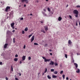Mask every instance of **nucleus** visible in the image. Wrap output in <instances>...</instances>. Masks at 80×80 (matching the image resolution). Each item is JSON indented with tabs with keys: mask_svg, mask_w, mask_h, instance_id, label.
Instances as JSON below:
<instances>
[{
	"mask_svg": "<svg viewBox=\"0 0 80 80\" xmlns=\"http://www.w3.org/2000/svg\"><path fill=\"white\" fill-rule=\"evenodd\" d=\"M73 13H74L75 15V17H76V18H78V11L77 10H74L73 11Z\"/></svg>",
	"mask_w": 80,
	"mask_h": 80,
	"instance_id": "nucleus-1",
	"label": "nucleus"
},
{
	"mask_svg": "<svg viewBox=\"0 0 80 80\" xmlns=\"http://www.w3.org/2000/svg\"><path fill=\"white\" fill-rule=\"evenodd\" d=\"M42 58L44 60V62H50V61L51 60V59H46V58H45V57H42Z\"/></svg>",
	"mask_w": 80,
	"mask_h": 80,
	"instance_id": "nucleus-2",
	"label": "nucleus"
},
{
	"mask_svg": "<svg viewBox=\"0 0 80 80\" xmlns=\"http://www.w3.org/2000/svg\"><path fill=\"white\" fill-rule=\"evenodd\" d=\"M8 9H10V7L9 6H7L6 7V10H5V11L6 12H8Z\"/></svg>",
	"mask_w": 80,
	"mask_h": 80,
	"instance_id": "nucleus-3",
	"label": "nucleus"
},
{
	"mask_svg": "<svg viewBox=\"0 0 80 80\" xmlns=\"http://www.w3.org/2000/svg\"><path fill=\"white\" fill-rule=\"evenodd\" d=\"M34 38H35V36H33L31 38V42H32L34 40Z\"/></svg>",
	"mask_w": 80,
	"mask_h": 80,
	"instance_id": "nucleus-4",
	"label": "nucleus"
},
{
	"mask_svg": "<svg viewBox=\"0 0 80 80\" xmlns=\"http://www.w3.org/2000/svg\"><path fill=\"white\" fill-rule=\"evenodd\" d=\"M49 65H54V62L51 61V62L49 63Z\"/></svg>",
	"mask_w": 80,
	"mask_h": 80,
	"instance_id": "nucleus-5",
	"label": "nucleus"
},
{
	"mask_svg": "<svg viewBox=\"0 0 80 80\" xmlns=\"http://www.w3.org/2000/svg\"><path fill=\"white\" fill-rule=\"evenodd\" d=\"M23 2H26V3H28V0H22V2H23Z\"/></svg>",
	"mask_w": 80,
	"mask_h": 80,
	"instance_id": "nucleus-6",
	"label": "nucleus"
},
{
	"mask_svg": "<svg viewBox=\"0 0 80 80\" xmlns=\"http://www.w3.org/2000/svg\"><path fill=\"white\" fill-rule=\"evenodd\" d=\"M8 46V44L7 43L5 44L4 46V48H6Z\"/></svg>",
	"mask_w": 80,
	"mask_h": 80,
	"instance_id": "nucleus-7",
	"label": "nucleus"
},
{
	"mask_svg": "<svg viewBox=\"0 0 80 80\" xmlns=\"http://www.w3.org/2000/svg\"><path fill=\"white\" fill-rule=\"evenodd\" d=\"M44 28L46 31H47V30H48V27L47 26L44 27Z\"/></svg>",
	"mask_w": 80,
	"mask_h": 80,
	"instance_id": "nucleus-8",
	"label": "nucleus"
},
{
	"mask_svg": "<svg viewBox=\"0 0 80 80\" xmlns=\"http://www.w3.org/2000/svg\"><path fill=\"white\" fill-rule=\"evenodd\" d=\"M68 44H69V45H71L72 43V41L70 40H69L68 41Z\"/></svg>",
	"mask_w": 80,
	"mask_h": 80,
	"instance_id": "nucleus-9",
	"label": "nucleus"
},
{
	"mask_svg": "<svg viewBox=\"0 0 80 80\" xmlns=\"http://www.w3.org/2000/svg\"><path fill=\"white\" fill-rule=\"evenodd\" d=\"M62 19V17H59L58 18V21H61Z\"/></svg>",
	"mask_w": 80,
	"mask_h": 80,
	"instance_id": "nucleus-10",
	"label": "nucleus"
},
{
	"mask_svg": "<svg viewBox=\"0 0 80 80\" xmlns=\"http://www.w3.org/2000/svg\"><path fill=\"white\" fill-rule=\"evenodd\" d=\"M15 25V23L13 22L11 24V27H13Z\"/></svg>",
	"mask_w": 80,
	"mask_h": 80,
	"instance_id": "nucleus-11",
	"label": "nucleus"
},
{
	"mask_svg": "<svg viewBox=\"0 0 80 80\" xmlns=\"http://www.w3.org/2000/svg\"><path fill=\"white\" fill-rule=\"evenodd\" d=\"M52 78H57V76H56L54 75H53L52 76Z\"/></svg>",
	"mask_w": 80,
	"mask_h": 80,
	"instance_id": "nucleus-12",
	"label": "nucleus"
},
{
	"mask_svg": "<svg viewBox=\"0 0 80 80\" xmlns=\"http://www.w3.org/2000/svg\"><path fill=\"white\" fill-rule=\"evenodd\" d=\"M74 65L76 66V67L77 68L78 67V64L77 63H74Z\"/></svg>",
	"mask_w": 80,
	"mask_h": 80,
	"instance_id": "nucleus-13",
	"label": "nucleus"
},
{
	"mask_svg": "<svg viewBox=\"0 0 80 80\" xmlns=\"http://www.w3.org/2000/svg\"><path fill=\"white\" fill-rule=\"evenodd\" d=\"M23 60H25V56H23L22 58Z\"/></svg>",
	"mask_w": 80,
	"mask_h": 80,
	"instance_id": "nucleus-14",
	"label": "nucleus"
},
{
	"mask_svg": "<svg viewBox=\"0 0 80 80\" xmlns=\"http://www.w3.org/2000/svg\"><path fill=\"white\" fill-rule=\"evenodd\" d=\"M47 77L48 79H51L52 78L49 75L47 76Z\"/></svg>",
	"mask_w": 80,
	"mask_h": 80,
	"instance_id": "nucleus-15",
	"label": "nucleus"
},
{
	"mask_svg": "<svg viewBox=\"0 0 80 80\" xmlns=\"http://www.w3.org/2000/svg\"><path fill=\"white\" fill-rule=\"evenodd\" d=\"M24 31L26 32H27L28 31V28L27 27L26 28L24 29Z\"/></svg>",
	"mask_w": 80,
	"mask_h": 80,
	"instance_id": "nucleus-16",
	"label": "nucleus"
},
{
	"mask_svg": "<svg viewBox=\"0 0 80 80\" xmlns=\"http://www.w3.org/2000/svg\"><path fill=\"white\" fill-rule=\"evenodd\" d=\"M41 32H43V33H45V31H44V30H41Z\"/></svg>",
	"mask_w": 80,
	"mask_h": 80,
	"instance_id": "nucleus-17",
	"label": "nucleus"
},
{
	"mask_svg": "<svg viewBox=\"0 0 80 80\" xmlns=\"http://www.w3.org/2000/svg\"><path fill=\"white\" fill-rule=\"evenodd\" d=\"M80 72V69H78V71H76V72H77V73H79Z\"/></svg>",
	"mask_w": 80,
	"mask_h": 80,
	"instance_id": "nucleus-18",
	"label": "nucleus"
},
{
	"mask_svg": "<svg viewBox=\"0 0 80 80\" xmlns=\"http://www.w3.org/2000/svg\"><path fill=\"white\" fill-rule=\"evenodd\" d=\"M14 61L15 62H16L17 61H18V59L17 58H15L14 59Z\"/></svg>",
	"mask_w": 80,
	"mask_h": 80,
	"instance_id": "nucleus-19",
	"label": "nucleus"
},
{
	"mask_svg": "<svg viewBox=\"0 0 80 80\" xmlns=\"http://www.w3.org/2000/svg\"><path fill=\"white\" fill-rule=\"evenodd\" d=\"M34 45H38V44L36 42L34 43Z\"/></svg>",
	"mask_w": 80,
	"mask_h": 80,
	"instance_id": "nucleus-20",
	"label": "nucleus"
},
{
	"mask_svg": "<svg viewBox=\"0 0 80 80\" xmlns=\"http://www.w3.org/2000/svg\"><path fill=\"white\" fill-rule=\"evenodd\" d=\"M54 64L55 66H57L58 65V63H57L55 62Z\"/></svg>",
	"mask_w": 80,
	"mask_h": 80,
	"instance_id": "nucleus-21",
	"label": "nucleus"
},
{
	"mask_svg": "<svg viewBox=\"0 0 80 80\" xmlns=\"http://www.w3.org/2000/svg\"><path fill=\"white\" fill-rule=\"evenodd\" d=\"M11 33L10 31H8L7 32V34H9V33Z\"/></svg>",
	"mask_w": 80,
	"mask_h": 80,
	"instance_id": "nucleus-22",
	"label": "nucleus"
},
{
	"mask_svg": "<svg viewBox=\"0 0 80 80\" xmlns=\"http://www.w3.org/2000/svg\"><path fill=\"white\" fill-rule=\"evenodd\" d=\"M47 68H45V70L44 71V73H47Z\"/></svg>",
	"mask_w": 80,
	"mask_h": 80,
	"instance_id": "nucleus-23",
	"label": "nucleus"
},
{
	"mask_svg": "<svg viewBox=\"0 0 80 80\" xmlns=\"http://www.w3.org/2000/svg\"><path fill=\"white\" fill-rule=\"evenodd\" d=\"M42 14L43 15H45V16H47V14H45V13L44 12H43Z\"/></svg>",
	"mask_w": 80,
	"mask_h": 80,
	"instance_id": "nucleus-24",
	"label": "nucleus"
},
{
	"mask_svg": "<svg viewBox=\"0 0 80 80\" xmlns=\"http://www.w3.org/2000/svg\"><path fill=\"white\" fill-rule=\"evenodd\" d=\"M54 70L53 69H51V71L52 72H54Z\"/></svg>",
	"mask_w": 80,
	"mask_h": 80,
	"instance_id": "nucleus-25",
	"label": "nucleus"
},
{
	"mask_svg": "<svg viewBox=\"0 0 80 80\" xmlns=\"http://www.w3.org/2000/svg\"><path fill=\"white\" fill-rule=\"evenodd\" d=\"M54 74H57V73H58V72H57V71H55L54 72Z\"/></svg>",
	"mask_w": 80,
	"mask_h": 80,
	"instance_id": "nucleus-26",
	"label": "nucleus"
},
{
	"mask_svg": "<svg viewBox=\"0 0 80 80\" xmlns=\"http://www.w3.org/2000/svg\"><path fill=\"white\" fill-rule=\"evenodd\" d=\"M69 18H70V19H72V16L69 15Z\"/></svg>",
	"mask_w": 80,
	"mask_h": 80,
	"instance_id": "nucleus-27",
	"label": "nucleus"
},
{
	"mask_svg": "<svg viewBox=\"0 0 80 80\" xmlns=\"http://www.w3.org/2000/svg\"><path fill=\"white\" fill-rule=\"evenodd\" d=\"M28 59L29 60H31V57H28Z\"/></svg>",
	"mask_w": 80,
	"mask_h": 80,
	"instance_id": "nucleus-28",
	"label": "nucleus"
},
{
	"mask_svg": "<svg viewBox=\"0 0 80 80\" xmlns=\"http://www.w3.org/2000/svg\"><path fill=\"white\" fill-rule=\"evenodd\" d=\"M32 34H30V35H29V36H28L29 38H30V37H32Z\"/></svg>",
	"mask_w": 80,
	"mask_h": 80,
	"instance_id": "nucleus-29",
	"label": "nucleus"
},
{
	"mask_svg": "<svg viewBox=\"0 0 80 80\" xmlns=\"http://www.w3.org/2000/svg\"><path fill=\"white\" fill-rule=\"evenodd\" d=\"M63 71H61L60 74H62V73H63Z\"/></svg>",
	"mask_w": 80,
	"mask_h": 80,
	"instance_id": "nucleus-30",
	"label": "nucleus"
},
{
	"mask_svg": "<svg viewBox=\"0 0 80 80\" xmlns=\"http://www.w3.org/2000/svg\"><path fill=\"white\" fill-rule=\"evenodd\" d=\"M62 77H63V79H65V75H62Z\"/></svg>",
	"mask_w": 80,
	"mask_h": 80,
	"instance_id": "nucleus-31",
	"label": "nucleus"
},
{
	"mask_svg": "<svg viewBox=\"0 0 80 80\" xmlns=\"http://www.w3.org/2000/svg\"><path fill=\"white\" fill-rule=\"evenodd\" d=\"M47 10H48L49 12H50V8H47Z\"/></svg>",
	"mask_w": 80,
	"mask_h": 80,
	"instance_id": "nucleus-32",
	"label": "nucleus"
},
{
	"mask_svg": "<svg viewBox=\"0 0 80 80\" xmlns=\"http://www.w3.org/2000/svg\"><path fill=\"white\" fill-rule=\"evenodd\" d=\"M65 55L66 58H67V54H65Z\"/></svg>",
	"mask_w": 80,
	"mask_h": 80,
	"instance_id": "nucleus-33",
	"label": "nucleus"
},
{
	"mask_svg": "<svg viewBox=\"0 0 80 80\" xmlns=\"http://www.w3.org/2000/svg\"><path fill=\"white\" fill-rule=\"evenodd\" d=\"M77 8H80V5H78L76 6Z\"/></svg>",
	"mask_w": 80,
	"mask_h": 80,
	"instance_id": "nucleus-34",
	"label": "nucleus"
},
{
	"mask_svg": "<svg viewBox=\"0 0 80 80\" xmlns=\"http://www.w3.org/2000/svg\"><path fill=\"white\" fill-rule=\"evenodd\" d=\"M11 71L13 72V67L12 66H11Z\"/></svg>",
	"mask_w": 80,
	"mask_h": 80,
	"instance_id": "nucleus-35",
	"label": "nucleus"
},
{
	"mask_svg": "<svg viewBox=\"0 0 80 80\" xmlns=\"http://www.w3.org/2000/svg\"><path fill=\"white\" fill-rule=\"evenodd\" d=\"M13 43H15V38H13Z\"/></svg>",
	"mask_w": 80,
	"mask_h": 80,
	"instance_id": "nucleus-36",
	"label": "nucleus"
},
{
	"mask_svg": "<svg viewBox=\"0 0 80 80\" xmlns=\"http://www.w3.org/2000/svg\"><path fill=\"white\" fill-rule=\"evenodd\" d=\"M20 20H23V18H20Z\"/></svg>",
	"mask_w": 80,
	"mask_h": 80,
	"instance_id": "nucleus-37",
	"label": "nucleus"
},
{
	"mask_svg": "<svg viewBox=\"0 0 80 80\" xmlns=\"http://www.w3.org/2000/svg\"><path fill=\"white\" fill-rule=\"evenodd\" d=\"M22 34H24L25 33V31H22Z\"/></svg>",
	"mask_w": 80,
	"mask_h": 80,
	"instance_id": "nucleus-38",
	"label": "nucleus"
},
{
	"mask_svg": "<svg viewBox=\"0 0 80 80\" xmlns=\"http://www.w3.org/2000/svg\"><path fill=\"white\" fill-rule=\"evenodd\" d=\"M15 57H18V55L16 54L15 55Z\"/></svg>",
	"mask_w": 80,
	"mask_h": 80,
	"instance_id": "nucleus-39",
	"label": "nucleus"
},
{
	"mask_svg": "<svg viewBox=\"0 0 80 80\" xmlns=\"http://www.w3.org/2000/svg\"><path fill=\"white\" fill-rule=\"evenodd\" d=\"M78 22H77V21L76 23V26H78Z\"/></svg>",
	"mask_w": 80,
	"mask_h": 80,
	"instance_id": "nucleus-40",
	"label": "nucleus"
},
{
	"mask_svg": "<svg viewBox=\"0 0 80 80\" xmlns=\"http://www.w3.org/2000/svg\"><path fill=\"white\" fill-rule=\"evenodd\" d=\"M25 47H26V46H25V45H24L23 47L24 49H25Z\"/></svg>",
	"mask_w": 80,
	"mask_h": 80,
	"instance_id": "nucleus-41",
	"label": "nucleus"
},
{
	"mask_svg": "<svg viewBox=\"0 0 80 80\" xmlns=\"http://www.w3.org/2000/svg\"><path fill=\"white\" fill-rule=\"evenodd\" d=\"M48 45V44H46L44 46H45V47H47Z\"/></svg>",
	"mask_w": 80,
	"mask_h": 80,
	"instance_id": "nucleus-42",
	"label": "nucleus"
},
{
	"mask_svg": "<svg viewBox=\"0 0 80 80\" xmlns=\"http://www.w3.org/2000/svg\"><path fill=\"white\" fill-rule=\"evenodd\" d=\"M36 2H37V3H38V0H36Z\"/></svg>",
	"mask_w": 80,
	"mask_h": 80,
	"instance_id": "nucleus-43",
	"label": "nucleus"
},
{
	"mask_svg": "<svg viewBox=\"0 0 80 80\" xmlns=\"http://www.w3.org/2000/svg\"><path fill=\"white\" fill-rule=\"evenodd\" d=\"M15 79L16 80H18V79L17 78H15Z\"/></svg>",
	"mask_w": 80,
	"mask_h": 80,
	"instance_id": "nucleus-44",
	"label": "nucleus"
},
{
	"mask_svg": "<svg viewBox=\"0 0 80 80\" xmlns=\"http://www.w3.org/2000/svg\"><path fill=\"white\" fill-rule=\"evenodd\" d=\"M12 27V29H14V28H15V27L14 26H12V27Z\"/></svg>",
	"mask_w": 80,
	"mask_h": 80,
	"instance_id": "nucleus-45",
	"label": "nucleus"
},
{
	"mask_svg": "<svg viewBox=\"0 0 80 80\" xmlns=\"http://www.w3.org/2000/svg\"><path fill=\"white\" fill-rule=\"evenodd\" d=\"M44 74H45V72H44L42 73V75H44Z\"/></svg>",
	"mask_w": 80,
	"mask_h": 80,
	"instance_id": "nucleus-46",
	"label": "nucleus"
},
{
	"mask_svg": "<svg viewBox=\"0 0 80 80\" xmlns=\"http://www.w3.org/2000/svg\"><path fill=\"white\" fill-rule=\"evenodd\" d=\"M0 65H2V62H0Z\"/></svg>",
	"mask_w": 80,
	"mask_h": 80,
	"instance_id": "nucleus-47",
	"label": "nucleus"
},
{
	"mask_svg": "<svg viewBox=\"0 0 80 80\" xmlns=\"http://www.w3.org/2000/svg\"><path fill=\"white\" fill-rule=\"evenodd\" d=\"M6 80H8V78H6Z\"/></svg>",
	"mask_w": 80,
	"mask_h": 80,
	"instance_id": "nucleus-48",
	"label": "nucleus"
},
{
	"mask_svg": "<svg viewBox=\"0 0 80 80\" xmlns=\"http://www.w3.org/2000/svg\"><path fill=\"white\" fill-rule=\"evenodd\" d=\"M40 22L41 23H43V21H40Z\"/></svg>",
	"mask_w": 80,
	"mask_h": 80,
	"instance_id": "nucleus-49",
	"label": "nucleus"
},
{
	"mask_svg": "<svg viewBox=\"0 0 80 80\" xmlns=\"http://www.w3.org/2000/svg\"><path fill=\"white\" fill-rule=\"evenodd\" d=\"M24 7H26V4H24Z\"/></svg>",
	"mask_w": 80,
	"mask_h": 80,
	"instance_id": "nucleus-50",
	"label": "nucleus"
},
{
	"mask_svg": "<svg viewBox=\"0 0 80 80\" xmlns=\"http://www.w3.org/2000/svg\"><path fill=\"white\" fill-rule=\"evenodd\" d=\"M22 63V61H20V64H21V63Z\"/></svg>",
	"mask_w": 80,
	"mask_h": 80,
	"instance_id": "nucleus-51",
	"label": "nucleus"
},
{
	"mask_svg": "<svg viewBox=\"0 0 80 80\" xmlns=\"http://www.w3.org/2000/svg\"><path fill=\"white\" fill-rule=\"evenodd\" d=\"M12 32H15V30H13V31H12Z\"/></svg>",
	"mask_w": 80,
	"mask_h": 80,
	"instance_id": "nucleus-52",
	"label": "nucleus"
},
{
	"mask_svg": "<svg viewBox=\"0 0 80 80\" xmlns=\"http://www.w3.org/2000/svg\"><path fill=\"white\" fill-rule=\"evenodd\" d=\"M66 80H68V77L66 78Z\"/></svg>",
	"mask_w": 80,
	"mask_h": 80,
	"instance_id": "nucleus-53",
	"label": "nucleus"
},
{
	"mask_svg": "<svg viewBox=\"0 0 80 80\" xmlns=\"http://www.w3.org/2000/svg\"><path fill=\"white\" fill-rule=\"evenodd\" d=\"M50 55H52V53H50Z\"/></svg>",
	"mask_w": 80,
	"mask_h": 80,
	"instance_id": "nucleus-54",
	"label": "nucleus"
},
{
	"mask_svg": "<svg viewBox=\"0 0 80 80\" xmlns=\"http://www.w3.org/2000/svg\"><path fill=\"white\" fill-rule=\"evenodd\" d=\"M40 72L38 73V75H40Z\"/></svg>",
	"mask_w": 80,
	"mask_h": 80,
	"instance_id": "nucleus-55",
	"label": "nucleus"
},
{
	"mask_svg": "<svg viewBox=\"0 0 80 80\" xmlns=\"http://www.w3.org/2000/svg\"><path fill=\"white\" fill-rule=\"evenodd\" d=\"M49 51H50V52H52V50L49 49Z\"/></svg>",
	"mask_w": 80,
	"mask_h": 80,
	"instance_id": "nucleus-56",
	"label": "nucleus"
},
{
	"mask_svg": "<svg viewBox=\"0 0 80 80\" xmlns=\"http://www.w3.org/2000/svg\"><path fill=\"white\" fill-rule=\"evenodd\" d=\"M43 10L45 11V12H46V10L45 9H43Z\"/></svg>",
	"mask_w": 80,
	"mask_h": 80,
	"instance_id": "nucleus-57",
	"label": "nucleus"
},
{
	"mask_svg": "<svg viewBox=\"0 0 80 80\" xmlns=\"http://www.w3.org/2000/svg\"><path fill=\"white\" fill-rule=\"evenodd\" d=\"M79 24L80 26V22H79Z\"/></svg>",
	"mask_w": 80,
	"mask_h": 80,
	"instance_id": "nucleus-58",
	"label": "nucleus"
},
{
	"mask_svg": "<svg viewBox=\"0 0 80 80\" xmlns=\"http://www.w3.org/2000/svg\"><path fill=\"white\" fill-rule=\"evenodd\" d=\"M30 15H32V14L31 13V14H30Z\"/></svg>",
	"mask_w": 80,
	"mask_h": 80,
	"instance_id": "nucleus-59",
	"label": "nucleus"
},
{
	"mask_svg": "<svg viewBox=\"0 0 80 80\" xmlns=\"http://www.w3.org/2000/svg\"><path fill=\"white\" fill-rule=\"evenodd\" d=\"M68 5H67V7H68Z\"/></svg>",
	"mask_w": 80,
	"mask_h": 80,
	"instance_id": "nucleus-60",
	"label": "nucleus"
},
{
	"mask_svg": "<svg viewBox=\"0 0 80 80\" xmlns=\"http://www.w3.org/2000/svg\"><path fill=\"white\" fill-rule=\"evenodd\" d=\"M19 76H21V73H20V74H19Z\"/></svg>",
	"mask_w": 80,
	"mask_h": 80,
	"instance_id": "nucleus-61",
	"label": "nucleus"
},
{
	"mask_svg": "<svg viewBox=\"0 0 80 80\" xmlns=\"http://www.w3.org/2000/svg\"><path fill=\"white\" fill-rule=\"evenodd\" d=\"M49 0H46V1L47 2H48V1Z\"/></svg>",
	"mask_w": 80,
	"mask_h": 80,
	"instance_id": "nucleus-62",
	"label": "nucleus"
},
{
	"mask_svg": "<svg viewBox=\"0 0 80 80\" xmlns=\"http://www.w3.org/2000/svg\"><path fill=\"white\" fill-rule=\"evenodd\" d=\"M28 16H29V15H30L29 14H28Z\"/></svg>",
	"mask_w": 80,
	"mask_h": 80,
	"instance_id": "nucleus-63",
	"label": "nucleus"
},
{
	"mask_svg": "<svg viewBox=\"0 0 80 80\" xmlns=\"http://www.w3.org/2000/svg\"><path fill=\"white\" fill-rule=\"evenodd\" d=\"M19 7H21V6L20 5L19 6Z\"/></svg>",
	"mask_w": 80,
	"mask_h": 80,
	"instance_id": "nucleus-64",
	"label": "nucleus"
}]
</instances>
